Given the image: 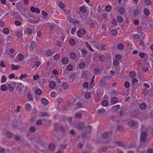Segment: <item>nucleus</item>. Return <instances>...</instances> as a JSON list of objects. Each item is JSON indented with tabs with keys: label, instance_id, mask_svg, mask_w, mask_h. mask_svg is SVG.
<instances>
[{
	"label": "nucleus",
	"instance_id": "43",
	"mask_svg": "<svg viewBox=\"0 0 153 153\" xmlns=\"http://www.w3.org/2000/svg\"><path fill=\"white\" fill-rule=\"evenodd\" d=\"M144 3L146 5L148 6H149L151 4V1L150 0H145Z\"/></svg>",
	"mask_w": 153,
	"mask_h": 153
},
{
	"label": "nucleus",
	"instance_id": "24",
	"mask_svg": "<svg viewBox=\"0 0 153 153\" xmlns=\"http://www.w3.org/2000/svg\"><path fill=\"white\" fill-rule=\"evenodd\" d=\"M75 116L76 118L80 119L82 117V114L78 112L76 113Z\"/></svg>",
	"mask_w": 153,
	"mask_h": 153
},
{
	"label": "nucleus",
	"instance_id": "35",
	"mask_svg": "<svg viewBox=\"0 0 153 153\" xmlns=\"http://www.w3.org/2000/svg\"><path fill=\"white\" fill-rule=\"evenodd\" d=\"M114 143L117 146H119L123 147L124 145L123 143L121 142L115 141L114 142Z\"/></svg>",
	"mask_w": 153,
	"mask_h": 153
},
{
	"label": "nucleus",
	"instance_id": "58",
	"mask_svg": "<svg viewBox=\"0 0 153 153\" xmlns=\"http://www.w3.org/2000/svg\"><path fill=\"white\" fill-rule=\"evenodd\" d=\"M124 85L125 87L127 88H128L130 86V84L127 81H126L125 82Z\"/></svg>",
	"mask_w": 153,
	"mask_h": 153
},
{
	"label": "nucleus",
	"instance_id": "20",
	"mask_svg": "<svg viewBox=\"0 0 153 153\" xmlns=\"http://www.w3.org/2000/svg\"><path fill=\"white\" fill-rule=\"evenodd\" d=\"M92 131V127L91 126H88L86 129L85 132L87 133H91Z\"/></svg>",
	"mask_w": 153,
	"mask_h": 153
},
{
	"label": "nucleus",
	"instance_id": "37",
	"mask_svg": "<svg viewBox=\"0 0 153 153\" xmlns=\"http://www.w3.org/2000/svg\"><path fill=\"white\" fill-rule=\"evenodd\" d=\"M46 53L48 56H50L52 55V52L51 50L48 49L46 51Z\"/></svg>",
	"mask_w": 153,
	"mask_h": 153
},
{
	"label": "nucleus",
	"instance_id": "53",
	"mask_svg": "<svg viewBox=\"0 0 153 153\" xmlns=\"http://www.w3.org/2000/svg\"><path fill=\"white\" fill-rule=\"evenodd\" d=\"M115 58L117 60H120L122 59V56L120 54H117L115 56Z\"/></svg>",
	"mask_w": 153,
	"mask_h": 153
},
{
	"label": "nucleus",
	"instance_id": "6",
	"mask_svg": "<svg viewBox=\"0 0 153 153\" xmlns=\"http://www.w3.org/2000/svg\"><path fill=\"white\" fill-rule=\"evenodd\" d=\"M76 127L79 130H82L85 127L84 123H79L76 126Z\"/></svg>",
	"mask_w": 153,
	"mask_h": 153
},
{
	"label": "nucleus",
	"instance_id": "28",
	"mask_svg": "<svg viewBox=\"0 0 153 153\" xmlns=\"http://www.w3.org/2000/svg\"><path fill=\"white\" fill-rule=\"evenodd\" d=\"M105 9L106 11L110 12H111V10L112 7L111 6L107 5L105 6Z\"/></svg>",
	"mask_w": 153,
	"mask_h": 153
},
{
	"label": "nucleus",
	"instance_id": "64",
	"mask_svg": "<svg viewBox=\"0 0 153 153\" xmlns=\"http://www.w3.org/2000/svg\"><path fill=\"white\" fill-rule=\"evenodd\" d=\"M113 64L115 65H117L119 64V61L118 60L115 59L113 61Z\"/></svg>",
	"mask_w": 153,
	"mask_h": 153
},
{
	"label": "nucleus",
	"instance_id": "49",
	"mask_svg": "<svg viewBox=\"0 0 153 153\" xmlns=\"http://www.w3.org/2000/svg\"><path fill=\"white\" fill-rule=\"evenodd\" d=\"M69 42L71 45H75V41L73 39H71L69 40Z\"/></svg>",
	"mask_w": 153,
	"mask_h": 153
},
{
	"label": "nucleus",
	"instance_id": "18",
	"mask_svg": "<svg viewBox=\"0 0 153 153\" xmlns=\"http://www.w3.org/2000/svg\"><path fill=\"white\" fill-rule=\"evenodd\" d=\"M11 66L12 67L11 69L12 70H15L18 69L20 67L18 65H13L12 64L11 65Z\"/></svg>",
	"mask_w": 153,
	"mask_h": 153
},
{
	"label": "nucleus",
	"instance_id": "46",
	"mask_svg": "<svg viewBox=\"0 0 153 153\" xmlns=\"http://www.w3.org/2000/svg\"><path fill=\"white\" fill-rule=\"evenodd\" d=\"M65 5L62 2H60L59 4V6L61 9H64L65 7Z\"/></svg>",
	"mask_w": 153,
	"mask_h": 153
},
{
	"label": "nucleus",
	"instance_id": "19",
	"mask_svg": "<svg viewBox=\"0 0 153 153\" xmlns=\"http://www.w3.org/2000/svg\"><path fill=\"white\" fill-rule=\"evenodd\" d=\"M120 108V105H117L113 106L112 108V109L113 111H117Z\"/></svg>",
	"mask_w": 153,
	"mask_h": 153
},
{
	"label": "nucleus",
	"instance_id": "44",
	"mask_svg": "<svg viewBox=\"0 0 153 153\" xmlns=\"http://www.w3.org/2000/svg\"><path fill=\"white\" fill-rule=\"evenodd\" d=\"M27 75L26 74H21L20 76L19 77V78L21 79H22L23 78H27Z\"/></svg>",
	"mask_w": 153,
	"mask_h": 153
},
{
	"label": "nucleus",
	"instance_id": "12",
	"mask_svg": "<svg viewBox=\"0 0 153 153\" xmlns=\"http://www.w3.org/2000/svg\"><path fill=\"white\" fill-rule=\"evenodd\" d=\"M49 86L51 89L54 88L56 86V83L54 82H50L49 84Z\"/></svg>",
	"mask_w": 153,
	"mask_h": 153
},
{
	"label": "nucleus",
	"instance_id": "30",
	"mask_svg": "<svg viewBox=\"0 0 153 153\" xmlns=\"http://www.w3.org/2000/svg\"><path fill=\"white\" fill-rule=\"evenodd\" d=\"M36 129L35 127L33 126H31L29 130L30 132H31L32 133H33V132H34L36 131Z\"/></svg>",
	"mask_w": 153,
	"mask_h": 153
},
{
	"label": "nucleus",
	"instance_id": "50",
	"mask_svg": "<svg viewBox=\"0 0 153 153\" xmlns=\"http://www.w3.org/2000/svg\"><path fill=\"white\" fill-rule=\"evenodd\" d=\"M135 72L133 71H131L129 74V75L130 77H134L135 76Z\"/></svg>",
	"mask_w": 153,
	"mask_h": 153
},
{
	"label": "nucleus",
	"instance_id": "57",
	"mask_svg": "<svg viewBox=\"0 0 153 153\" xmlns=\"http://www.w3.org/2000/svg\"><path fill=\"white\" fill-rule=\"evenodd\" d=\"M76 77V75L75 74H72L70 76V78L73 80L75 79Z\"/></svg>",
	"mask_w": 153,
	"mask_h": 153
},
{
	"label": "nucleus",
	"instance_id": "31",
	"mask_svg": "<svg viewBox=\"0 0 153 153\" xmlns=\"http://www.w3.org/2000/svg\"><path fill=\"white\" fill-rule=\"evenodd\" d=\"M24 59V56L22 54H20L18 56V59L19 61H22Z\"/></svg>",
	"mask_w": 153,
	"mask_h": 153
},
{
	"label": "nucleus",
	"instance_id": "22",
	"mask_svg": "<svg viewBox=\"0 0 153 153\" xmlns=\"http://www.w3.org/2000/svg\"><path fill=\"white\" fill-rule=\"evenodd\" d=\"M7 88V87L6 85L5 84H3L1 86V90L3 91H6Z\"/></svg>",
	"mask_w": 153,
	"mask_h": 153
},
{
	"label": "nucleus",
	"instance_id": "32",
	"mask_svg": "<svg viewBox=\"0 0 153 153\" xmlns=\"http://www.w3.org/2000/svg\"><path fill=\"white\" fill-rule=\"evenodd\" d=\"M73 67L72 65L68 64L67 66V70L69 71H71L73 69Z\"/></svg>",
	"mask_w": 153,
	"mask_h": 153
},
{
	"label": "nucleus",
	"instance_id": "61",
	"mask_svg": "<svg viewBox=\"0 0 153 153\" xmlns=\"http://www.w3.org/2000/svg\"><path fill=\"white\" fill-rule=\"evenodd\" d=\"M79 66L81 68H83L85 67V64L83 62H81L79 64Z\"/></svg>",
	"mask_w": 153,
	"mask_h": 153
},
{
	"label": "nucleus",
	"instance_id": "48",
	"mask_svg": "<svg viewBox=\"0 0 153 153\" xmlns=\"http://www.w3.org/2000/svg\"><path fill=\"white\" fill-rule=\"evenodd\" d=\"M76 106L77 107V108H79L82 107V104L81 102H77L76 104Z\"/></svg>",
	"mask_w": 153,
	"mask_h": 153
},
{
	"label": "nucleus",
	"instance_id": "34",
	"mask_svg": "<svg viewBox=\"0 0 153 153\" xmlns=\"http://www.w3.org/2000/svg\"><path fill=\"white\" fill-rule=\"evenodd\" d=\"M125 11V9L123 7L120 8L118 10V12L120 14H124Z\"/></svg>",
	"mask_w": 153,
	"mask_h": 153
},
{
	"label": "nucleus",
	"instance_id": "39",
	"mask_svg": "<svg viewBox=\"0 0 153 153\" xmlns=\"http://www.w3.org/2000/svg\"><path fill=\"white\" fill-rule=\"evenodd\" d=\"M117 22H123V19L122 16H118L117 17Z\"/></svg>",
	"mask_w": 153,
	"mask_h": 153
},
{
	"label": "nucleus",
	"instance_id": "26",
	"mask_svg": "<svg viewBox=\"0 0 153 153\" xmlns=\"http://www.w3.org/2000/svg\"><path fill=\"white\" fill-rule=\"evenodd\" d=\"M132 85L134 86L137 84L138 81L136 78H134L132 79Z\"/></svg>",
	"mask_w": 153,
	"mask_h": 153
},
{
	"label": "nucleus",
	"instance_id": "17",
	"mask_svg": "<svg viewBox=\"0 0 153 153\" xmlns=\"http://www.w3.org/2000/svg\"><path fill=\"white\" fill-rule=\"evenodd\" d=\"M117 30L114 29H112L110 32V33L112 36H116L117 34Z\"/></svg>",
	"mask_w": 153,
	"mask_h": 153
},
{
	"label": "nucleus",
	"instance_id": "33",
	"mask_svg": "<svg viewBox=\"0 0 153 153\" xmlns=\"http://www.w3.org/2000/svg\"><path fill=\"white\" fill-rule=\"evenodd\" d=\"M80 10L82 13H85L86 10V8L84 6H82L80 7Z\"/></svg>",
	"mask_w": 153,
	"mask_h": 153
},
{
	"label": "nucleus",
	"instance_id": "56",
	"mask_svg": "<svg viewBox=\"0 0 153 153\" xmlns=\"http://www.w3.org/2000/svg\"><path fill=\"white\" fill-rule=\"evenodd\" d=\"M57 123H55L54 124V130L56 131H58V129L57 127Z\"/></svg>",
	"mask_w": 153,
	"mask_h": 153
},
{
	"label": "nucleus",
	"instance_id": "2",
	"mask_svg": "<svg viewBox=\"0 0 153 153\" xmlns=\"http://www.w3.org/2000/svg\"><path fill=\"white\" fill-rule=\"evenodd\" d=\"M36 46V43L34 41H32L29 47V50L30 51H33Z\"/></svg>",
	"mask_w": 153,
	"mask_h": 153
},
{
	"label": "nucleus",
	"instance_id": "8",
	"mask_svg": "<svg viewBox=\"0 0 153 153\" xmlns=\"http://www.w3.org/2000/svg\"><path fill=\"white\" fill-rule=\"evenodd\" d=\"M112 134V133L111 131H110L109 133L105 132L103 133L102 135V137L103 138L106 139L108 138L109 137L111 136Z\"/></svg>",
	"mask_w": 153,
	"mask_h": 153
},
{
	"label": "nucleus",
	"instance_id": "3",
	"mask_svg": "<svg viewBox=\"0 0 153 153\" xmlns=\"http://www.w3.org/2000/svg\"><path fill=\"white\" fill-rule=\"evenodd\" d=\"M137 124V122L136 121L133 120H131L129 121L128 125L130 127L132 128L134 127Z\"/></svg>",
	"mask_w": 153,
	"mask_h": 153
},
{
	"label": "nucleus",
	"instance_id": "15",
	"mask_svg": "<svg viewBox=\"0 0 153 153\" xmlns=\"http://www.w3.org/2000/svg\"><path fill=\"white\" fill-rule=\"evenodd\" d=\"M97 112L99 114H103L105 112V109L102 108L100 109H99L97 111Z\"/></svg>",
	"mask_w": 153,
	"mask_h": 153
},
{
	"label": "nucleus",
	"instance_id": "16",
	"mask_svg": "<svg viewBox=\"0 0 153 153\" xmlns=\"http://www.w3.org/2000/svg\"><path fill=\"white\" fill-rule=\"evenodd\" d=\"M56 100L58 105H60V104L62 103L63 101V99L60 97L58 98Z\"/></svg>",
	"mask_w": 153,
	"mask_h": 153
},
{
	"label": "nucleus",
	"instance_id": "14",
	"mask_svg": "<svg viewBox=\"0 0 153 153\" xmlns=\"http://www.w3.org/2000/svg\"><path fill=\"white\" fill-rule=\"evenodd\" d=\"M111 101L113 104H115L117 102L118 99L116 97H113L111 98Z\"/></svg>",
	"mask_w": 153,
	"mask_h": 153
},
{
	"label": "nucleus",
	"instance_id": "10",
	"mask_svg": "<svg viewBox=\"0 0 153 153\" xmlns=\"http://www.w3.org/2000/svg\"><path fill=\"white\" fill-rule=\"evenodd\" d=\"M18 37H20L22 35V30H17L14 32Z\"/></svg>",
	"mask_w": 153,
	"mask_h": 153
},
{
	"label": "nucleus",
	"instance_id": "62",
	"mask_svg": "<svg viewBox=\"0 0 153 153\" xmlns=\"http://www.w3.org/2000/svg\"><path fill=\"white\" fill-rule=\"evenodd\" d=\"M111 23L113 25H117V21L116 19H114L111 21Z\"/></svg>",
	"mask_w": 153,
	"mask_h": 153
},
{
	"label": "nucleus",
	"instance_id": "4",
	"mask_svg": "<svg viewBox=\"0 0 153 153\" xmlns=\"http://www.w3.org/2000/svg\"><path fill=\"white\" fill-rule=\"evenodd\" d=\"M7 87H8L9 90L11 92H12L14 90V88L12 87V85H16V83L12 82H11L10 84H7Z\"/></svg>",
	"mask_w": 153,
	"mask_h": 153
},
{
	"label": "nucleus",
	"instance_id": "63",
	"mask_svg": "<svg viewBox=\"0 0 153 153\" xmlns=\"http://www.w3.org/2000/svg\"><path fill=\"white\" fill-rule=\"evenodd\" d=\"M27 32L28 33L31 35L33 31L31 28H28L27 29Z\"/></svg>",
	"mask_w": 153,
	"mask_h": 153
},
{
	"label": "nucleus",
	"instance_id": "11",
	"mask_svg": "<svg viewBox=\"0 0 153 153\" xmlns=\"http://www.w3.org/2000/svg\"><path fill=\"white\" fill-rule=\"evenodd\" d=\"M62 63L64 64H66L68 62V60L66 57H63L61 60Z\"/></svg>",
	"mask_w": 153,
	"mask_h": 153
},
{
	"label": "nucleus",
	"instance_id": "52",
	"mask_svg": "<svg viewBox=\"0 0 153 153\" xmlns=\"http://www.w3.org/2000/svg\"><path fill=\"white\" fill-rule=\"evenodd\" d=\"M6 77L4 75L2 76L1 79V83L4 82L6 80Z\"/></svg>",
	"mask_w": 153,
	"mask_h": 153
},
{
	"label": "nucleus",
	"instance_id": "25",
	"mask_svg": "<svg viewBox=\"0 0 153 153\" xmlns=\"http://www.w3.org/2000/svg\"><path fill=\"white\" fill-rule=\"evenodd\" d=\"M55 148L54 145L53 143L50 144L49 146V149L51 151H53Z\"/></svg>",
	"mask_w": 153,
	"mask_h": 153
},
{
	"label": "nucleus",
	"instance_id": "41",
	"mask_svg": "<svg viewBox=\"0 0 153 153\" xmlns=\"http://www.w3.org/2000/svg\"><path fill=\"white\" fill-rule=\"evenodd\" d=\"M86 46L88 48V49L91 51H94V50L91 47L88 43L87 42H85Z\"/></svg>",
	"mask_w": 153,
	"mask_h": 153
},
{
	"label": "nucleus",
	"instance_id": "23",
	"mask_svg": "<svg viewBox=\"0 0 153 153\" xmlns=\"http://www.w3.org/2000/svg\"><path fill=\"white\" fill-rule=\"evenodd\" d=\"M102 17L105 20H108V16L106 13H103L102 14Z\"/></svg>",
	"mask_w": 153,
	"mask_h": 153
},
{
	"label": "nucleus",
	"instance_id": "9",
	"mask_svg": "<svg viewBox=\"0 0 153 153\" xmlns=\"http://www.w3.org/2000/svg\"><path fill=\"white\" fill-rule=\"evenodd\" d=\"M41 101L42 103L44 105H47L49 103L48 100L45 98H42L41 99Z\"/></svg>",
	"mask_w": 153,
	"mask_h": 153
},
{
	"label": "nucleus",
	"instance_id": "40",
	"mask_svg": "<svg viewBox=\"0 0 153 153\" xmlns=\"http://www.w3.org/2000/svg\"><path fill=\"white\" fill-rule=\"evenodd\" d=\"M124 46L121 43L118 44L117 46V48L120 50H122L123 49Z\"/></svg>",
	"mask_w": 153,
	"mask_h": 153
},
{
	"label": "nucleus",
	"instance_id": "60",
	"mask_svg": "<svg viewBox=\"0 0 153 153\" xmlns=\"http://www.w3.org/2000/svg\"><path fill=\"white\" fill-rule=\"evenodd\" d=\"M104 59V56L103 55H101L99 57V60L100 61H103Z\"/></svg>",
	"mask_w": 153,
	"mask_h": 153
},
{
	"label": "nucleus",
	"instance_id": "27",
	"mask_svg": "<svg viewBox=\"0 0 153 153\" xmlns=\"http://www.w3.org/2000/svg\"><path fill=\"white\" fill-rule=\"evenodd\" d=\"M27 95L28 100L31 101H33V98L32 96L31 95L30 92H28V93L27 94Z\"/></svg>",
	"mask_w": 153,
	"mask_h": 153
},
{
	"label": "nucleus",
	"instance_id": "21",
	"mask_svg": "<svg viewBox=\"0 0 153 153\" xmlns=\"http://www.w3.org/2000/svg\"><path fill=\"white\" fill-rule=\"evenodd\" d=\"M70 56L71 59H74L76 57V54L74 52H71L70 53Z\"/></svg>",
	"mask_w": 153,
	"mask_h": 153
},
{
	"label": "nucleus",
	"instance_id": "42",
	"mask_svg": "<svg viewBox=\"0 0 153 153\" xmlns=\"http://www.w3.org/2000/svg\"><path fill=\"white\" fill-rule=\"evenodd\" d=\"M40 65V62L39 61H37L35 62L34 63V64L33 66V67L34 68L35 66H36V67H38L39 66V65Z\"/></svg>",
	"mask_w": 153,
	"mask_h": 153
},
{
	"label": "nucleus",
	"instance_id": "29",
	"mask_svg": "<svg viewBox=\"0 0 153 153\" xmlns=\"http://www.w3.org/2000/svg\"><path fill=\"white\" fill-rule=\"evenodd\" d=\"M108 102L107 100H104L102 102V106H108Z\"/></svg>",
	"mask_w": 153,
	"mask_h": 153
},
{
	"label": "nucleus",
	"instance_id": "36",
	"mask_svg": "<svg viewBox=\"0 0 153 153\" xmlns=\"http://www.w3.org/2000/svg\"><path fill=\"white\" fill-rule=\"evenodd\" d=\"M85 97L86 99H89L91 97V94L89 92H87L85 94Z\"/></svg>",
	"mask_w": 153,
	"mask_h": 153
},
{
	"label": "nucleus",
	"instance_id": "55",
	"mask_svg": "<svg viewBox=\"0 0 153 153\" xmlns=\"http://www.w3.org/2000/svg\"><path fill=\"white\" fill-rule=\"evenodd\" d=\"M67 19L68 20L71 22L73 23L74 22V19L71 18L69 16H68L67 17Z\"/></svg>",
	"mask_w": 153,
	"mask_h": 153
},
{
	"label": "nucleus",
	"instance_id": "59",
	"mask_svg": "<svg viewBox=\"0 0 153 153\" xmlns=\"http://www.w3.org/2000/svg\"><path fill=\"white\" fill-rule=\"evenodd\" d=\"M51 96L53 97H55L56 95L57 94L56 92L55 91H53L51 92Z\"/></svg>",
	"mask_w": 153,
	"mask_h": 153
},
{
	"label": "nucleus",
	"instance_id": "54",
	"mask_svg": "<svg viewBox=\"0 0 153 153\" xmlns=\"http://www.w3.org/2000/svg\"><path fill=\"white\" fill-rule=\"evenodd\" d=\"M42 121L41 120H39L36 122V124L38 126H40L42 124Z\"/></svg>",
	"mask_w": 153,
	"mask_h": 153
},
{
	"label": "nucleus",
	"instance_id": "47",
	"mask_svg": "<svg viewBox=\"0 0 153 153\" xmlns=\"http://www.w3.org/2000/svg\"><path fill=\"white\" fill-rule=\"evenodd\" d=\"M68 86L67 83L66 82H63L62 83V87L64 89H67V87Z\"/></svg>",
	"mask_w": 153,
	"mask_h": 153
},
{
	"label": "nucleus",
	"instance_id": "7",
	"mask_svg": "<svg viewBox=\"0 0 153 153\" xmlns=\"http://www.w3.org/2000/svg\"><path fill=\"white\" fill-rule=\"evenodd\" d=\"M30 10L32 12H36L39 13L40 12V10L38 8L35 7L33 6L31 7L30 8Z\"/></svg>",
	"mask_w": 153,
	"mask_h": 153
},
{
	"label": "nucleus",
	"instance_id": "45",
	"mask_svg": "<svg viewBox=\"0 0 153 153\" xmlns=\"http://www.w3.org/2000/svg\"><path fill=\"white\" fill-rule=\"evenodd\" d=\"M35 92L36 94L40 95L42 93V91L40 89L37 88Z\"/></svg>",
	"mask_w": 153,
	"mask_h": 153
},
{
	"label": "nucleus",
	"instance_id": "5",
	"mask_svg": "<svg viewBox=\"0 0 153 153\" xmlns=\"http://www.w3.org/2000/svg\"><path fill=\"white\" fill-rule=\"evenodd\" d=\"M147 135L146 133L145 132H142L141 134L140 140L141 141H145Z\"/></svg>",
	"mask_w": 153,
	"mask_h": 153
},
{
	"label": "nucleus",
	"instance_id": "38",
	"mask_svg": "<svg viewBox=\"0 0 153 153\" xmlns=\"http://www.w3.org/2000/svg\"><path fill=\"white\" fill-rule=\"evenodd\" d=\"M143 12L146 16H148L149 14V10L147 8H145Z\"/></svg>",
	"mask_w": 153,
	"mask_h": 153
},
{
	"label": "nucleus",
	"instance_id": "1",
	"mask_svg": "<svg viewBox=\"0 0 153 153\" xmlns=\"http://www.w3.org/2000/svg\"><path fill=\"white\" fill-rule=\"evenodd\" d=\"M77 36L80 38L82 37V35L85 34L86 33V31L82 28H81L77 32Z\"/></svg>",
	"mask_w": 153,
	"mask_h": 153
},
{
	"label": "nucleus",
	"instance_id": "13",
	"mask_svg": "<svg viewBox=\"0 0 153 153\" xmlns=\"http://www.w3.org/2000/svg\"><path fill=\"white\" fill-rule=\"evenodd\" d=\"M139 107L142 110H145L146 108V104L144 103L140 104Z\"/></svg>",
	"mask_w": 153,
	"mask_h": 153
},
{
	"label": "nucleus",
	"instance_id": "51",
	"mask_svg": "<svg viewBox=\"0 0 153 153\" xmlns=\"http://www.w3.org/2000/svg\"><path fill=\"white\" fill-rule=\"evenodd\" d=\"M25 108L26 110H29L31 109V105L29 103H27L25 106Z\"/></svg>",
	"mask_w": 153,
	"mask_h": 153
}]
</instances>
